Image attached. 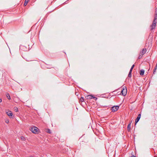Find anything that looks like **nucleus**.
Returning <instances> with one entry per match:
<instances>
[{"label":"nucleus","mask_w":157,"mask_h":157,"mask_svg":"<svg viewBox=\"0 0 157 157\" xmlns=\"http://www.w3.org/2000/svg\"><path fill=\"white\" fill-rule=\"evenodd\" d=\"M131 157H136V156H134L133 155L132 156H131Z\"/></svg>","instance_id":"obj_27"},{"label":"nucleus","mask_w":157,"mask_h":157,"mask_svg":"<svg viewBox=\"0 0 157 157\" xmlns=\"http://www.w3.org/2000/svg\"><path fill=\"white\" fill-rule=\"evenodd\" d=\"M5 122L6 123H9V120L8 119H6V120H5Z\"/></svg>","instance_id":"obj_22"},{"label":"nucleus","mask_w":157,"mask_h":157,"mask_svg":"<svg viewBox=\"0 0 157 157\" xmlns=\"http://www.w3.org/2000/svg\"><path fill=\"white\" fill-rule=\"evenodd\" d=\"M154 20L157 21V13H155Z\"/></svg>","instance_id":"obj_14"},{"label":"nucleus","mask_w":157,"mask_h":157,"mask_svg":"<svg viewBox=\"0 0 157 157\" xmlns=\"http://www.w3.org/2000/svg\"><path fill=\"white\" fill-rule=\"evenodd\" d=\"M156 107H155V108H156V109H157V100H156Z\"/></svg>","instance_id":"obj_25"},{"label":"nucleus","mask_w":157,"mask_h":157,"mask_svg":"<svg viewBox=\"0 0 157 157\" xmlns=\"http://www.w3.org/2000/svg\"><path fill=\"white\" fill-rule=\"evenodd\" d=\"M6 96L8 99L9 100H10V96L9 94L8 93H7L6 94Z\"/></svg>","instance_id":"obj_13"},{"label":"nucleus","mask_w":157,"mask_h":157,"mask_svg":"<svg viewBox=\"0 0 157 157\" xmlns=\"http://www.w3.org/2000/svg\"><path fill=\"white\" fill-rule=\"evenodd\" d=\"M132 71H129V74H128V77H129V78H131L132 76Z\"/></svg>","instance_id":"obj_12"},{"label":"nucleus","mask_w":157,"mask_h":157,"mask_svg":"<svg viewBox=\"0 0 157 157\" xmlns=\"http://www.w3.org/2000/svg\"><path fill=\"white\" fill-rule=\"evenodd\" d=\"M157 67H155V68L153 71V74H155V72L156 71V70L157 69Z\"/></svg>","instance_id":"obj_21"},{"label":"nucleus","mask_w":157,"mask_h":157,"mask_svg":"<svg viewBox=\"0 0 157 157\" xmlns=\"http://www.w3.org/2000/svg\"><path fill=\"white\" fill-rule=\"evenodd\" d=\"M93 98H94L95 100H96L97 99V98H96V97H94V96H93Z\"/></svg>","instance_id":"obj_24"},{"label":"nucleus","mask_w":157,"mask_h":157,"mask_svg":"<svg viewBox=\"0 0 157 157\" xmlns=\"http://www.w3.org/2000/svg\"><path fill=\"white\" fill-rule=\"evenodd\" d=\"M14 110L15 112H18V109L17 107H15L14 108Z\"/></svg>","instance_id":"obj_19"},{"label":"nucleus","mask_w":157,"mask_h":157,"mask_svg":"<svg viewBox=\"0 0 157 157\" xmlns=\"http://www.w3.org/2000/svg\"><path fill=\"white\" fill-rule=\"evenodd\" d=\"M29 1V0H25V2H24V6H25L27 5Z\"/></svg>","instance_id":"obj_11"},{"label":"nucleus","mask_w":157,"mask_h":157,"mask_svg":"<svg viewBox=\"0 0 157 157\" xmlns=\"http://www.w3.org/2000/svg\"><path fill=\"white\" fill-rule=\"evenodd\" d=\"M39 129L36 127H32L30 129V131L33 133H36L38 131Z\"/></svg>","instance_id":"obj_2"},{"label":"nucleus","mask_w":157,"mask_h":157,"mask_svg":"<svg viewBox=\"0 0 157 157\" xmlns=\"http://www.w3.org/2000/svg\"><path fill=\"white\" fill-rule=\"evenodd\" d=\"M6 113L7 115L10 117H12L13 115V113L11 111L10 112H7Z\"/></svg>","instance_id":"obj_10"},{"label":"nucleus","mask_w":157,"mask_h":157,"mask_svg":"<svg viewBox=\"0 0 157 157\" xmlns=\"http://www.w3.org/2000/svg\"><path fill=\"white\" fill-rule=\"evenodd\" d=\"M141 116V115L140 114L138 115L137 117L136 118V119L135 120V124H136L139 121L140 118Z\"/></svg>","instance_id":"obj_5"},{"label":"nucleus","mask_w":157,"mask_h":157,"mask_svg":"<svg viewBox=\"0 0 157 157\" xmlns=\"http://www.w3.org/2000/svg\"><path fill=\"white\" fill-rule=\"evenodd\" d=\"M119 106L118 105L114 106L111 107V110L112 112L117 111L119 108Z\"/></svg>","instance_id":"obj_4"},{"label":"nucleus","mask_w":157,"mask_h":157,"mask_svg":"<svg viewBox=\"0 0 157 157\" xmlns=\"http://www.w3.org/2000/svg\"><path fill=\"white\" fill-rule=\"evenodd\" d=\"M47 132L48 133H49V134H50L51 133V130L48 128L47 129Z\"/></svg>","instance_id":"obj_15"},{"label":"nucleus","mask_w":157,"mask_h":157,"mask_svg":"<svg viewBox=\"0 0 157 157\" xmlns=\"http://www.w3.org/2000/svg\"><path fill=\"white\" fill-rule=\"evenodd\" d=\"M144 70L143 69H142L140 71V75H144Z\"/></svg>","instance_id":"obj_9"},{"label":"nucleus","mask_w":157,"mask_h":157,"mask_svg":"<svg viewBox=\"0 0 157 157\" xmlns=\"http://www.w3.org/2000/svg\"><path fill=\"white\" fill-rule=\"evenodd\" d=\"M155 13H157V8H156L155 10Z\"/></svg>","instance_id":"obj_23"},{"label":"nucleus","mask_w":157,"mask_h":157,"mask_svg":"<svg viewBox=\"0 0 157 157\" xmlns=\"http://www.w3.org/2000/svg\"><path fill=\"white\" fill-rule=\"evenodd\" d=\"M2 101V99L1 98H0V102H1Z\"/></svg>","instance_id":"obj_26"},{"label":"nucleus","mask_w":157,"mask_h":157,"mask_svg":"<svg viewBox=\"0 0 157 157\" xmlns=\"http://www.w3.org/2000/svg\"><path fill=\"white\" fill-rule=\"evenodd\" d=\"M147 50L146 48H143L142 51H141L140 53V54H142V55H143L146 52Z\"/></svg>","instance_id":"obj_6"},{"label":"nucleus","mask_w":157,"mask_h":157,"mask_svg":"<svg viewBox=\"0 0 157 157\" xmlns=\"http://www.w3.org/2000/svg\"><path fill=\"white\" fill-rule=\"evenodd\" d=\"M142 56H143V55H142V54H139V55L138 57V59H140L141 58H142Z\"/></svg>","instance_id":"obj_17"},{"label":"nucleus","mask_w":157,"mask_h":157,"mask_svg":"<svg viewBox=\"0 0 157 157\" xmlns=\"http://www.w3.org/2000/svg\"><path fill=\"white\" fill-rule=\"evenodd\" d=\"M21 139L22 140L24 141L25 140V137L23 136H22L21 137Z\"/></svg>","instance_id":"obj_16"},{"label":"nucleus","mask_w":157,"mask_h":157,"mask_svg":"<svg viewBox=\"0 0 157 157\" xmlns=\"http://www.w3.org/2000/svg\"><path fill=\"white\" fill-rule=\"evenodd\" d=\"M115 91H116V90H115V91H113V92H112V93H113V92H115Z\"/></svg>","instance_id":"obj_28"},{"label":"nucleus","mask_w":157,"mask_h":157,"mask_svg":"<svg viewBox=\"0 0 157 157\" xmlns=\"http://www.w3.org/2000/svg\"><path fill=\"white\" fill-rule=\"evenodd\" d=\"M131 122L129 124H128L127 128L128 131L129 132H130L131 130Z\"/></svg>","instance_id":"obj_8"},{"label":"nucleus","mask_w":157,"mask_h":157,"mask_svg":"<svg viewBox=\"0 0 157 157\" xmlns=\"http://www.w3.org/2000/svg\"><path fill=\"white\" fill-rule=\"evenodd\" d=\"M157 20H153L152 23L151 25V30H152L155 28L156 24L157 23Z\"/></svg>","instance_id":"obj_3"},{"label":"nucleus","mask_w":157,"mask_h":157,"mask_svg":"<svg viewBox=\"0 0 157 157\" xmlns=\"http://www.w3.org/2000/svg\"><path fill=\"white\" fill-rule=\"evenodd\" d=\"M84 98L83 97H81L80 99V101L82 102H83L84 101Z\"/></svg>","instance_id":"obj_18"},{"label":"nucleus","mask_w":157,"mask_h":157,"mask_svg":"<svg viewBox=\"0 0 157 157\" xmlns=\"http://www.w3.org/2000/svg\"><path fill=\"white\" fill-rule=\"evenodd\" d=\"M30 157H33V156H30Z\"/></svg>","instance_id":"obj_29"},{"label":"nucleus","mask_w":157,"mask_h":157,"mask_svg":"<svg viewBox=\"0 0 157 157\" xmlns=\"http://www.w3.org/2000/svg\"><path fill=\"white\" fill-rule=\"evenodd\" d=\"M127 89L126 86H124L123 87L120 94L124 96L126 95Z\"/></svg>","instance_id":"obj_1"},{"label":"nucleus","mask_w":157,"mask_h":157,"mask_svg":"<svg viewBox=\"0 0 157 157\" xmlns=\"http://www.w3.org/2000/svg\"><path fill=\"white\" fill-rule=\"evenodd\" d=\"M93 96L91 95H89L86 97V98L87 99H90L93 98Z\"/></svg>","instance_id":"obj_7"},{"label":"nucleus","mask_w":157,"mask_h":157,"mask_svg":"<svg viewBox=\"0 0 157 157\" xmlns=\"http://www.w3.org/2000/svg\"><path fill=\"white\" fill-rule=\"evenodd\" d=\"M134 66H135L134 65V64L132 66V67H131V69H130V71H132V70H133V68L134 67Z\"/></svg>","instance_id":"obj_20"}]
</instances>
